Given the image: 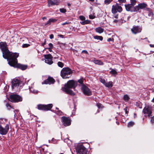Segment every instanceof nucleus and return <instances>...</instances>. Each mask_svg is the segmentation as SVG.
<instances>
[{
  "instance_id": "obj_1",
  "label": "nucleus",
  "mask_w": 154,
  "mask_h": 154,
  "mask_svg": "<svg viewBox=\"0 0 154 154\" xmlns=\"http://www.w3.org/2000/svg\"><path fill=\"white\" fill-rule=\"evenodd\" d=\"M0 48L2 52L3 58L7 59L8 62L10 58H12L14 56L18 57L19 54L17 53H12L9 51L7 47V45L5 42L0 43Z\"/></svg>"
},
{
  "instance_id": "obj_2",
  "label": "nucleus",
  "mask_w": 154,
  "mask_h": 154,
  "mask_svg": "<svg viewBox=\"0 0 154 154\" xmlns=\"http://www.w3.org/2000/svg\"><path fill=\"white\" fill-rule=\"evenodd\" d=\"M75 86V83L74 81L69 80L65 84L64 87L62 88V90L67 94L74 96L75 94L70 88H73L74 89Z\"/></svg>"
},
{
  "instance_id": "obj_3",
  "label": "nucleus",
  "mask_w": 154,
  "mask_h": 154,
  "mask_svg": "<svg viewBox=\"0 0 154 154\" xmlns=\"http://www.w3.org/2000/svg\"><path fill=\"white\" fill-rule=\"evenodd\" d=\"M18 57L14 56L12 58H10L8 62V64L11 66L15 68H19L22 70H26L27 68V65L18 63L17 59Z\"/></svg>"
},
{
  "instance_id": "obj_4",
  "label": "nucleus",
  "mask_w": 154,
  "mask_h": 154,
  "mask_svg": "<svg viewBox=\"0 0 154 154\" xmlns=\"http://www.w3.org/2000/svg\"><path fill=\"white\" fill-rule=\"evenodd\" d=\"M72 73V71L70 68L64 67L61 71L60 75L63 79H68L71 77Z\"/></svg>"
},
{
  "instance_id": "obj_5",
  "label": "nucleus",
  "mask_w": 154,
  "mask_h": 154,
  "mask_svg": "<svg viewBox=\"0 0 154 154\" xmlns=\"http://www.w3.org/2000/svg\"><path fill=\"white\" fill-rule=\"evenodd\" d=\"M9 100L12 102H18L22 101V98L19 95L13 94L10 96Z\"/></svg>"
},
{
  "instance_id": "obj_6",
  "label": "nucleus",
  "mask_w": 154,
  "mask_h": 154,
  "mask_svg": "<svg viewBox=\"0 0 154 154\" xmlns=\"http://www.w3.org/2000/svg\"><path fill=\"white\" fill-rule=\"evenodd\" d=\"M53 106L52 104L48 105L39 104L37 106V108L39 110L47 111L50 110Z\"/></svg>"
},
{
  "instance_id": "obj_7",
  "label": "nucleus",
  "mask_w": 154,
  "mask_h": 154,
  "mask_svg": "<svg viewBox=\"0 0 154 154\" xmlns=\"http://www.w3.org/2000/svg\"><path fill=\"white\" fill-rule=\"evenodd\" d=\"M76 150L77 152L79 154H86L87 152V149L82 145L78 146Z\"/></svg>"
},
{
  "instance_id": "obj_8",
  "label": "nucleus",
  "mask_w": 154,
  "mask_h": 154,
  "mask_svg": "<svg viewBox=\"0 0 154 154\" xmlns=\"http://www.w3.org/2000/svg\"><path fill=\"white\" fill-rule=\"evenodd\" d=\"M9 125L6 124L5 128H3L0 125V134L2 135H5L7 134L9 130Z\"/></svg>"
},
{
  "instance_id": "obj_9",
  "label": "nucleus",
  "mask_w": 154,
  "mask_h": 154,
  "mask_svg": "<svg viewBox=\"0 0 154 154\" xmlns=\"http://www.w3.org/2000/svg\"><path fill=\"white\" fill-rule=\"evenodd\" d=\"M61 121L65 126H67L71 125V120L69 118L65 116H63L61 117Z\"/></svg>"
},
{
  "instance_id": "obj_10",
  "label": "nucleus",
  "mask_w": 154,
  "mask_h": 154,
  "mask_svg": "<svg viewBox=\"0 0 154 154\" xmlns=\"http://www.w3.org/2000/svg\"><path fill=\"white\" fill-rule=\"evenodd\" d=\"M81 89L83 93L86 95L90 96L92 94V92L90 89L84 85H82Z\"/></svg>"
},
{
  "instance_id": "obj_11",
  "label": "nucleus",
  "mask_w": 154,
  "mask_h": 154,
  "mask_svg": "<svg viewBox=\"0 0 154 154\" xmlns=\"http://www.w3.org/2000/svg\"><path fill=\"white\" fill-rule=\"evenodd\" d=\"M45 63L51 65L53 63L52 61L53 57L50 54L45 55Z\"/></svg>"
},
{
  "instance_id": "obj_12",
  "label": "nucleus",
  "mask_w": 154,
  "mask_h": 154,
  "mask_svg": "<svg viewBox=\"0 0 154 154\" xmlns=\"http://www.w3.org/2000/svg\"><path fill=\"white\" fill-rule=\"evenodd\" d=\"M143 112L144 114L147 115V116L149 117L152 116L151 108L149 106H146L144 108Z\"/></svg>"
},
{
  "instance_id": "obj_13",
  "label": "nucleus",
  "mask_w": 154,
  "mask_h": 154,
  "mask_svg": "<svg viewBox=\"0 0 154 154\" xmlns=\"http://www.w3.org/2000/svg\"><path fill=\"white\" fill-rule=\"evenodd\" d=\"M126 10L127 11L131 12H136V8L135 6H133L130 4L125 5Z\"/></svg>"
},
{
  "instance_id": "obj_14",
  "label": "nucleus",
  "mask_w": 154,
  "mask_h": 154,
  "mask_svg": "<svg viewBox=\"0 0 154 154\" xmlns=\"http://www.w3.org/2000/svg\"><path fill=\"white\" fill-rule=\"evenodd\" d=\"M21 81L19 79H14L11 82V86L13 89L18 86Z\"/></svg>"
},
{
  "instance_id": "obj_15",
  "label": "nucleus",
  "mask_w": 154,
  "mask_h": 154,
  "mask_svg": "<svg viewBox=\"0 0 154 154\" xmlns=\"http://www.w3.org/2000/svg\"><path fill=\"white\" fill-rule=\"evenodd\" d=\"M141 30V28L138 26H134L131 29V31L132 33L134 34L140 32Z\"/></svg>"
},
{
  "instance_id": "obj_16",
  "label": "nucleus",
  "mask_w": 154,
  "mask_h": 154,
  "mask_svg": "<svg viewBox=\"0 0 154 154\" xmlns=\"http://www.w3.org/2000/svg\"><path fill=\"white\" fill-rule=\"evenodd\" d=\"M54 79L52 77H49L44 82H42V84H53L55 82Z\"/></svg>"
},
{
  "instance_id": "obj_17",
  "label": "nucleus",
  "mask_w": 154,
  "mask_h": 154,
  "mask_svg": "<svg viewBox=\"0 0 154 154\" xmlns=\"http://www.w3.org/2000/svg\"><path fill=\"white\" fill-rule=\"evenodd\" d=\"M147 5L145 3L139 4L137 5L136 6V12L139 11L140 9H143L146 8Z\"/></svg>"
},
{
  "instance_id": "obj_18",
  "label": "nucleus",
  "mask_w": 154,
  "mask_h": 154,
  "mask_svg": "<svg viewBox=\"0 0 154 154\" xmlns=\"http://www.w3.org/2000/svg\"><path fill=\"white\" fill-rule=\"evenodd\" d=\"M48 6L49 7L53 5H58L60 3V2L58 0H48Z\"/></svg>"
},
{
  "instance_id": "obj_19",
  "label": "nucleus",
  "mask_w": 154,
  "mask_h": 154,
  "mask_svg": "<svg viewBox=\"0 0 154 154\" xmlns=\"http://www.w3.org/2000/svg\"><path fill=\"white\" fill-rule=\"evenodd\" d=\"M57 20V19L56 18H52L49 19L47 21L46 23H45L44 25L46 26L48 25H50L51 23H54L56 22ZM42 26H44V25H42Z\"/></svg>"
},
{
  "instance_id": "obj_20",
  "label": "nucleus",
  "mask_w": 154,
  "mask_h": 154,
  "mask_svg": "<svg viewBox=\"0 0 154 154\" xmlns=\"http://www.w3.org/2000/svg\"><path fill=\"white\" fill-rule=\"evenodd\" d=\"M29 89L30 92L34 94H37L38 93V91L34 89L33 88V85H32L30 87H29Z\"/></svg>"
},
{
  "instance_id": "obj_21",
  "label": "nucleus",
  "mask_w": 154,
  "mask_h": 154,
  "mask_svg": "<svg viewBox=\"0 0 154 154\" xmlns=\"http://www.w3.org/2000/svg\"><path fill=\"white\" fill-rule=\"evenodd\" d=\"M96 32L99 33L103 32L104 31V29L101 27H98L95 29Z\"/></svg>"
},
{
  "instance_id": "obj_22",
  "label": "nucleus",
  "mask_w": 154,
  "mask_h": 154,
  "mask_svg": "<svg viewBox=\"0 0 154 154\" xmlns=\"http://www.w3.org/2000/svg\"><path fill=\"white\" fill-rule=\"evenodd\" d=\"M112 12L113 14H115L117 12V10L116 5H113L112 9Z\"/></svg>"
},
{
  "instance_id": "obj_23",
  "label": "nucleus",
  "mask_w": 154,
  "mask_h": 154,
  "mask_svg": "<svg viewBox=\"0 0 154 154\" xmlns=\"http://www.w3.org/2000/svg\"><path fill=\"white\" fill-rule=\"evenodd\" d=\"M90 21L88 20H84L80 22V23L82 25H84L86 24H88L90 23Z\"/></svg>"
},
{
  "instance_id": "obj_24",
  "label": "nucleus",
  "mask_w": 154,
  "mask_h": 154,
  "mask_svg": "<svg viewBox=\"0 0 154 154\" xmlns=\"http://www.w3.org/2000/svg\"><path fill=\"white\" fill-rule=\"evenodd\" d=\"M104 85L107 87H112V82L111 81L108 82H106Z\"/></svg>"
},
{
  "instance_id": "obj_25",
  "label": "nucleus",
  "mask_w": 154,
  "mask_h": 154,
  "mask_svg": "<svg viewBox=\"0 0 154 154\" xmlns=\"http://www.w3.org/2000/svg\"><path fill=\"white\" fill-rule=\"evenodd\" d=\"M94 62L96 64H97L100 65H103V63L100 60H95L94 61Z\"/></svg>"
},
{
  "instance_id": "obj_26",
  "label": "nucleus",
  "mask_w": 154,
  "mask_h": 154,
  "mask_svg": "<svg viewBox=\"0 0 154 154\" xmlns=\"http://www.w3.org/2000/svg\"><path fill=\"white\" fill-rule=\"evenodd\" d=\"M110 69H111V71L109 72L110 74L112 75H116L117 74V72L116 70L111 68H110Z\"/></svg>"
},
{
  "instance_id": "obj_27",
  "label": "nucleus",
  "mask_w": 154,
  "mask_h": 154,
  "mask_svg": "<svg viewBox=\"0 0 154 154\" xmlns=\"http://www.w3.org/2000/svg\"><path fill=\"white\" fill-rule=\"evenodd\" d=\"M116 6L117 11L119 12H121L122 11V8L121 7L119 6L118 4H116Z\"/></svg>"
},
{
  "instance_id": "obj_28",
  "label": "nucleus",
  "mask_w": 154,
  "mask_h": 154,
  "mask_svg": "<svg viewBox=\"0 0 154 154\" xmlns=\"http://www.w3.org/2000/svg\"><path fill=\"white\" fill-rule=\"evenodd\" d=\"M123 99L125 101L127 102L129 100L130 98L128 95L125 94L124 95Z\"/></svg>"
},
{
  "instance_id": "obj_29",
  "label": "nucleus",
  "mask_w": 154,
  "mask_h": 154,
  "mask_svg": "<svg viewBox=\"0 0 154 154\" xmlns=\"http://www.w3.org/2000/svg\"><path fill=\"white\" fill-rule=\"evenodd\" d=\"M94 38L100 41H102L103 39V37L101 36L95 35L94 36Z\"/></svg>"
},
{
  "instance_id": "obj_30",
  "label": "nucleus",
  "mask_w": 154,
  "mask_h": 154,
  "mask_svg": "<svg viewBox=\"0 0 154 154\" xmlns=\"http://www.w3.org/2000/svg\"><path fill=\"white\" fill-rule=\"evenodd\" d=\"M134 124V123L133 122L131 121L128 123L127 126L128 127H132Z\"/></svg>"
},
{
  "instance_id": "obj_31",
  "label": "nucleus",
  "mask_w": 154,
  "mask_h": 154,
  "mask_svg": "<svg viewBox=\"0 0 154 154\" xmlns=\"http://www.w3.org/2000/svg\"><path fill=\"white\" fill-rule=\"evenodd\" d=\"M130 2L131 4H130L134 6L136 4L137 1L136 0H130Z\"/></svg>"
},
{
  "instance_id": "obj_32",
  "label": "nucleus",
  "mask_w": 154,
  "mask_h": 154,
  "mask_svg": "<svg viewBox=\"0 0 154 154\" xmlns=\"http://www.w3.org/2000/svg\"><path fill=\"white\" fill-rule=\"evenodd\" d=\"M56 109H57V110H56L55 111L56 113L59 115H61L62 114V112H61L60 110H59L58 108H56Z\"/></svg>"
},
{
  "instance_id": "obj_33",
  "label": "nucleus",
  "mask_w": 154,
  "mask_h": 154,
  "mask_svg": "<svg viewBox=\"0 0 154 154\" xmlns=\"http://www.w3.org/2000/svg\"><path fill=\"white\" fill-rule=\"evenodd\" d=\"M57 65L59 67L61 68H62L64 66V64L62 62L60 61L57 63Z\"/></svg>"
},
{
  "instance_id": "obj_34",
  "label": "nucleus",
  "mask_w": 154,
  "mask_h": 154,
  "mask_svg": "<svg viewBox=\"0 0 154 154\" xmlns=\"http://www.w3.org/2000/svg\"><path fill=\"white\" fill-rule=\"evenodd\" d=\"M113 0H105L104 3L106 5L109 4Z\"/></svg>"
},
{
  "instance_id": "obj_35",
  "label": "nucleus",
  "mask_w": 154,
  "mask_h": 154,
  "mask_svg": "<svg viewBox=\"0 0 154 154\" xmlns=\"http://www.w3.org/2000/svg\"><path fill=\"white\" fill-rule=\"evenodd\" d=\"M83 82H84V79L83 78H81L79 80H78V82L81 84L82 85H82H84L83 84Z\"/></svg>"
},
{
  "instance_id": "obj_36",
  "label": "nucleus",
  "mask_w": 154,
  "mask_h": 154,
  "mask_svg": "<svg viewBox=\"0 0 154 154\" xmlns=\"http://www.w3.org/2000/svg\"><path fill=\"white\" fill-rule=\"evenodd\" d=\"M6 122V120L5 119L1 118L0 119V123L3 124L5 123Z\"/></svg>"
},
{
  "instance_id": "obj_37",
  "label": "nucleus",
  "mask_w": 154,
  "mask_h": 154,
  "mask_svg": "<svg viewBox=\"0 0 154 154\" xmlns=\"http://www.w3.org/2000/svg\"><path fill=\"white\" fill-rule=\"evenodd\" d=\"M49 142L55 143L57 142V140L54 138H52L51 140H49Z\"/></svg>"
},
{
  "instance_id": "obj_38",
  "label": "nucleus",
  "mask_w": 154,
  "mask_h": 154,
  "mask_svg": "<svg viewBox=\"0 0 154 154\" xmlns=\"http://www.w3.org/2000/svg\"><path fill=\"white\" fill-rule=\"evenodd\" d=\"M60 11L61 13H65L66 12V10L65 9H64V8H60Z\"/></svg>"
},
{
  "instance_id": "obj_39",
  "label": "nucleus",
  "mask_w": 154,
  "mask_h": 154,
  "mask_svg": "<svg viewBox=\"0 0 154 154\" xmlns=\"http://www.w3.org/2000/svg\"><path fill=\"white\" fill-rule=\"evenodd\" d=\"M137 105H138V106L140 108H142V104L140 102H138L137 103Z\"/></svg>"
},
{
  "instance_id": "obj_40",
  "label": "nucleus",
  "mask_w": 154,
  "mask_h": 154,
  "mask_svg": "<svg viewBox=\"0 0 154 154\" xmlns=\"http://www.w3.org/2000/svg\"><path fill=\"white\" fill-rule=\"evenodd\" d=\"M80 19L84 21L85 19V17L83 16H80L79 17Z\"/></svg>"
},
{
  "instance_id": "obj_41",
  "label": "nucleus",
  "mask_w": 154,
  "mask_h": 154,
  "mask_svg": "<svg viewBox=\"0 0 154 154\" xmlns=\"http://www.w3.org/2000/svg\"><path fill=\"white\" fill-rule=\"evenodd\" d=\"M29 45H30L29 44H23L22 45V47L24 48H26V47H28Z\"/></svg>"
},
{
  "instance_id": "obj_42",
  "label": "nucleus",
  "mask_w": 154,
  "mask_h": 154,
  "mask_svg": "<svg viewBox=\"0 0 154 154\" xmlns=\"http://www.w3.org/2000/svg\"><path fill=\"white\" fill-rule=\"evenodd\" d=\"M151 118L150 122L152 123L153 124L154 123V116L150 118Z\"/></svg>"
},
{
  "instance_id": "obj_43",
  "label": "nucleus",
  "mask_w": 154,
  "mask_h": 154,
  "mask_svg": "<svg viewBox=\"0 0 154 154\" xmlns=\"http://www.w3.org/2000/svg\"><path fill=\"white\" fill-rule=\"evenodd\" d=\"M100 81L101 83L104 84V85L106 83L105 80L103 79H101L100 80Z\"/></svg>"
},
{
  "instance_id": "obj_44",
  "label": "nucleus",
  "mask_w": 154,
  "mask_h": 154,
  "mask_svg": "<svg viewBox=\"0 0 154 154\" xmlns=\"http://www.w3.org/2000/svg\"><path fill=\"white\" fill-rule=\"evenodd\" d=\"M6 106L8 109H10L11 108V105L8 103L6 104Z\"/></svg>"
},
{
  "instance_id": "obj_45",
  "label": "nucleus",
  "mask_w": 154,
  "mask_h": 154,
  "mask_svg": "<svg viewBox=\"0 0 154 154\" xmlns=\"http://www.w3.org/2000/svg\"><path fill=\"white\" fill-rule=\"evenodd\" d=\"M95 16L92 15H90L89 16V18L90 19H93L95 18Z\"/></svg>"
},
{
  "instance_id": "obj_46",
  "label": "nucleus",
  "mask_w": 154,
  "mask_h": 154,
  "mask_svg": "<svg viewBox=\"0 0 154 154\" xmlns=\"http://www.w3.org/2000/svg\"><path fill=\"white\" fill-rule=\"evenodd\" d=\"M127 107H126L124 109V110L125 111V113L126 114H127L128 112V111H127Z\"/></svg>"
},
{
  "instance_id": "obj_47",
  "label": "nucleus",
  "mask_w": 154,
  "mask_h": 154,
  "mask_svg": "<svg viewBox=\"0 0 154 154\" xmlns=\"http://www.w3.org/2000/svg\"><path fill=\"white\" fill-rule=\"evenodd\" d=\"M64 141L65 142H67L68 143V141H70L69 140L68 138H67L64 140Z\"/></svg>"
},
{
  "instance_id": "obj_48",
  "label": "nucleus",
  "mask_w": 154,
  "mask_h": 154,
  "mask_svg": "<svg viewBox=\"0 0 154 154\" xmlns=\"http://www.w3.org/2000/svg\"><path fill=\"white\" fill-rule=\"evenodd\" d=\"M118 1L120 3H125L126 2V0H118Z\"/></svg>"
},
{
  "instance_id": "obj_49",
  "label": "nucleus",
  "mask_w": 154,
  "mask_h": 154,
  "mask_svg": "<svg viewBox=\"0 0 154 154\" xmlns=\"http://www.w3.org/2000/svg\"><path fill=\"white\" fill-rule=\"evenodd\" d=\"M49 46L50 47L49 48L52 49L53 47V45L52 43H50L49 44Z\"/></svg>"
},
{
  "instance_id": "obj_50",
  "label": "nucleus",
  "mask_w": 154,
  "mask_h": 154,
  "mask_svg": "<svg viewBox=\"0 0 154 154\" xmlns=\"http://www.w3.org/2000/svg\"><path fill=\"white\" fill-rule=\"evenodd\" d=\"M69 23H70V22H66L65 23H63L62 24V25L63 26H64L65 24H69Z\"/></svg>"
},
{
  "instance_id": "obj_51",
  "label": "nucleus",
  "mask_w": 154,
  "mask_h": 154,
  "mask_svg": "<svg viewBox=\"0 0 154 154\" xmlns=\"http://www.w3.org/2000/svg\"><path fill=\"white\" fill-rule=\"evenodd\" d=\"M82 53H85L86 54H88V52L86 50H83L82 51Z\"/></svg>"
},
{
  "instance_id": "obj_52",
  "label": "nucleus",
  "mask_w": 154,
  "mask_h": 154,
  "mask_svg": "<svg viewBox=\"0 0 154 154\" xmlns=\"http://www.w3.org/2000/svg\"><path fill=\"white\" fill-rule=\"evenodd\" d=\"M54 35L53 34H51L50 36V39H52L54 38Z\"/></svg>"
},
{
  "instance_id": "obj_53",
  "label": "nucleus",
  "mask_w": 154,
  "mask_h": 154,
  "mask_svg": "<svg viewBox=\"0 0 154 154\" xmlns=\"http://www.w3.org/2000/svg\"><path fill=\"white\" fill-rule=\"evenodd\" d=\"M58 36H59L60 37V38H64V36L63 35H58Z\"/></svg>"
},
{
  "instance_id": "obj_54",
  "label": "nucleus",
  "mask_w": 154,
  "mask_h": 154,
  "mask_svg": "<svg viewBox=\"0 0 154 154\" xmlns=\"http://www.w3.org/2000/svg\"><path fill=\"white\" fill-rule=\"evenodd\" d=\"M112 38H109L107 39V41L108 42H110L111 41H112Z\"/></svg>"
},
{
  "instance_id": "obj_55",
  "label": "nucleus",
  "mask_w": 154,
  "mask_h": 154,
  "mask_svg": "<svg viewBox=\"0 0 154 154\" xmlns=\"http://www.w3.org/2000/svg\"><path fill=\"white\" fill-rule=\"evenodd\" d=\"M149 46L151 47L154 48V44H150Z\"/></svg>"
},
{
  "instance_id": "obj_56",
  "label": "nucleus",
  "mask_w": 154,
  "mask_h": 154,
  "mask_svg": "<svg viewBox=\"0 0 154 154\" xmlns=\"http://www.w3.org/2000/svg\"><path fill=\"white\" fill-rule=\"evenodd\" d=\"M101 105V104H97V106L98 107L100 108V105Z\"/></svg>"
},
{
  "instance_id": "obj_57",
  "label": "nucleus",
  "mask_w": 154,
  "mask_h": 154,
  "mask_svg": "<svg viewBox=\"0 0 154 154\" xmlns=\"http://www.w3.org/2000/svg\"><path fill=\"white\" fill-rule=\"evenodd\" d=\"M113 22L114 23H116L117 22H118V20H114Z\"/></svg>"
},
{
  "instance_id": "obj_58",
  "label": "nucleus",
  "mask_w": 154,
  "mask_h": 154,
  "mask_svg": "<svg viewBox=\"0 0 154 154\" xmlns=\"http://www.w3.org/2000/svg\"><path fill=\"white\" fill-rule=\"evenodd\" d=\"M46 19V17H43L42 18V19L44 20H45Z\"/></svg>"
},
{
  "instance_id": "obj_59",
  "label": "nucleus",
  "mask_w": 154,
  "mask_h": 154,
  "mask_svg": "<svg viewBox=\"0 0 154 154\" xmlns=\"http://www.w3.org/2000/svg\"><path fill=\"white\" fill-rule=\"evenodd\" d=\"M48 50H49L51 52V51H52V50H51V49H52L50 48H48Z\"/></svg>"
},
{
  "instance_id": "obj_60",
  "label": "nucleus",
  "mask_w": 154,
  "mask_h": 154,
  "mask_svg": "<svg viewBox=\"0 0 154 154\" xmlns=\"http://www.w3.org/2000/svg\"><path fill=\"white\" fill-rule=\"evenodd\" d=\"M115 17L117 18H118V15H116L115 16Z\"/></svg>"
},
{
  "instance_id": "obj_61",
  "label": "nucleus",
  "mask_w": 154,
  "mask_h": 154,
  "mask_svg": "<svg viewBox=\"0 0 154 154\" xmlns=\"http://www.w3.org/2000/svg\"><path fill=\"white\" fill-rule=\"evenodd\" d=\"M90 1H91L92 2H94V0H89Z\"/></svg>"
},
{
  "instance_id": "obj_62",
  "label": "nucleus",
  "mask_w": 154,
  "mask_h": 154,
  "mask_svg": "<svg viewBox=\"0 0 154 154\" xmlns=\"http://www.w3.org/2000/svg\"><path fill=\"white\" fill-rule=\"evenodd\" d=\"M152 102H154V97H153V99L152 100Z\"/></svg>"
},
{
  "instance_id": "obj_63",
  "label": "nucleus",
  "mask_w": 154,
  "mask_h": 154,
  "mask_svg": "<svg viewBox=\"0 0 154 154\" xmlns=\"http://www.w3.org/2000/svg\"><path fill=\"white\" fill-rule=\"evenodd\" d=\"M68 5L69 6H70L71 5L69 3L68 4Z\"/></svg>"
},
{
  "instance_id": "obj_64",
  "label": "nucleus",
  "mask_w": 154,
  "mask_h": 154,
  "mask_svg": "<svg viewBox=\"0 0 154 154\" xmlns=\"http://www.w3.org/2000/svg\"><path fill=\"white\" fill-rule=\"evenodd\" d=\"M116 123L118 124H119V123H117V122Z\"/></svg>"
}]
</instances>
